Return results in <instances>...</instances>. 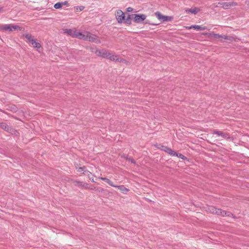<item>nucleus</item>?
<instances>
[{
  "instance_id": "nucleus-1",
  "label": "nucleus",
  "mask_w": 249,
  "mask_h": 249,
  "mask_svg": "<svg viewBox=\"0 0 249 249\" xmlns=\"http://www.w3.org/2000/svg\"><path fill=\"white\" fill-rule=\"evenodd\" d=\"M79 35V36H80V39L88 40L96 43H100V40L96 36L92 35L89 32H86L85 34L81 33V34Z\"/></svg>"
},
{
  "instance_id": "nucleus-2",
  "label": "nucleus",
  "mask_w": 249,
  "mask_h": 249,
  "mask_svg": "<svg viewBox=\"0 0 249 249\" xmlns=\"http://www.w3.org/2000/svg\"><path fill=\"white\" fill-rule=\"evenodd\" d=\"M19 28L18 26L12 24H0V31L2 32H13Z\"/></svg>"
},
{
  "instance_id": "nucleus-3",
  "label": "nucleus",
  "mask_w": 249,
  "mask_h": 249,
  "mask_svg": "<svg viewBox=\"0 0 249 249\" xmlns=\"http://www.w3.org/2000/svg\"><path fill=\"white\" fill-rule=\"evenodd\" d=\"M26 39H27V41L29 42L32 44L33 47L36 48H40L41 47L40 44L37 42L35 39L30 34H25L24 35Z\"/></svg>"
},
{
  "instance_id": "nucleus-4",
  "label": "nucleus",
  "mask_w": 249,
  "mask_h": 249,
  "mask_svg": "<svg viewBox=\"0 0 249 249\" xmlns=\"http://www.w3.org/2000/svg\"><path fill=\"white\" fill-rule=\"evenodd\" d=\"M64 33L68 34L72 37H77L80 39V36L79 34H81V32H78L76 29H65L64 30Z\"/></svg>"
},
{
  "instance_id": "nucleus-5",
  "label": "nucleus",
  "mask_w": 249,
  "mask_h": 249,
  "mask_svg": "<svg viewBox=\"0 0 249 249\" xmlns=\"http://www.w3.org/2000/svg\"><path fill=\"white\" fill-rule=\"evenodd\" d=\"M132 16H134V22L137 23H141L146 18V16L144 14H134Z\"/></svg>"
},
{
  "instance_id": "nucleus-6",
  "label": "nucleus",
  "mask_w": 249,
  "mask_h": 249,
  "mask_svg": "<svg viewBox=\"0 0 249 249\" xmlns=\"http://www.w3.org/2000/svg\"><path fill=\"white\" fill-rule=\"evenodd\" d=\"M218 4L225 9H228L232 7L237 5L236 3L233 1L230 2H219Z\"/></svg>"
},
{
  "instance_id": "nucleus-7",
  "label": "nucleus",
  "mask_w": 249,
  "mask_h": 249,
  "mask_svg": "<svg viewBox=\"0 0 249 249\" xmlns=\"http://www.w3.org/2000/svg\"><path fill=\"white\" fill-rule=\"evenodd\" d=\"M115 16L118 23H122L123 20L125 19L124 14L121 10H118L116 11Z\"/></svg>"
},
{
  "instance_id": "nucleus-8",
  "label": "nucleus",
  "mask_w": 249,
  "mask_h": 249,
  "mask_svg": "<svg viewBox=\"0 0 249 249\" xmlns=\"http://www.w3.org/2000/svg\"><path fill=\"white\" fill-rule=\"evenodd\" d=\"M206 211L212 213L216 214L218 215L221 214V209H217L213 206H208L206 209Z\"/></svg>"
},
{
  "instance_id": "nucleus-9",
  "label": "nucleus",
  "mask_w": 249,
  "mask_h": 249,
  "mask_svg": "<svg viewBox=\"0 0 249 249\" xmlns=\"http://www.w3.org/2000/svg\"><path fill=\"white\" fill-rule=\"evenodd\" d=\"M155 15L159 20L162 21H170L173 19L172 17L162 15L159 12H156Z\"/></svg>"
},
{
  "instance_id": "nucleus-10",
  "label": "nucleus",
  "mask_w": 249,
  "mask_h": 249,
  "mask_svg": "<svg viewBox=\"0 0 249 249\" xmlns=\"http://www.w3.org/2000/svg\"><path fill=\"white\" fill-rule=\"evenodd\" d=\"M110 52L106 50H97L95 53L99 56H102L106 58H108Z\"/></svg>"
},
{
  "instance_id": "nucleus-11",
  "label": "nucleus",
  "mask_w": 249,
  "mask_h": 249,
  "mask_svg": "<svg viewBox=\"0 0 249 249\" xmlns=\"http://www.w3.org/2000/svg\"><path fill=\"white\" fill-rule=\"evenodd\" d=\"M107 59L116 62H122L124 61V60L120 58L118 55H116L114 53H111L110 52Z\"/></svg>"
},
{
  "instance_id": "nucleus-12",
  "label": "nucleus",
  "mask_w": 249,
  "mask_h": 249,
  "mask_svg": "<svg viewBox=\"0 0 249 249\" xmlns=\"http://www.w3.org/2000/svg\"><path fill=\"white\" fill-rule=\"evenodd\" d=\"M210 36L213 38L218 39L222 40V39H229V37L222 35H219L218 34H214L213 33L210 34Z\"/></svg>"
},
{
  "instance_id": "nucleus-13",
  "label": "nucleus",
  "mask_w": 249,
  "mask_h": 249,
  "mask_svg": "<svg viewBox=\"0 0 249 249\" xmlns=\"http://www.w3.org/2000/svg\"><path fill=\"white\" fill-rule=\"evenodd\" d=\"M161 149L165 151L166 153L170 154L171 156H174L175 154V151L172 150L171 148L165 146H161Z\"/></svg>"
},
{
  "instance_id": "nucleus-14",
  "label": "nucleus",
  "mask_w": 249,
  "mask_h": 249,
  "mask_svg": "<svg viewBox=\"0 0 249 249\" xmlns=\"http://www.w3.org/2000/svg\"><path fill=\"white\" fill-rule=\"evenodd\" d=\"M213 134H215L218 136H221L222 138L225 139H229L230 138L228 134L223 133L220 131L214 130L213 131Z\"/></svg>"
},
{
  "instance_id": "nucleus-15",
  "label": "nucleus",
  "mask_w": 249,
  "mask_h": 249,
  "mask_svg": "<svg viewBox=\"0 0 249 249\" xmlns=\"http://www.w3.org/2000/svg\"><path fill=\"white\" fill-rule=\"evenodd\" d=\"M189 29H191V28H193L195 30H198V31H203V30H205L207 29L206 27L205 26H199V25H192L189 27H188Z\"/></svg>"
},
{
  "instance_id": "nucleus-16",
  "label": "nucleus",
  "mask_w": 249,
  "mask_h": 249,
  "mask_svg": "<svg viewBox=\"0 0 249 249\" xmlns=\"http://www.w3.org/2000/svg\"><path fill=\"white\" fill-rule=\"evenodd\" d=\"M113 187L118 188V189H119L124 194H126L128 191V189H127L126 188H125L123 185H121V186L115 185V186H113Z\"/></svg>"
},
{
  "instance_id": "nucleus-17",
  "label": "nucleus",
  "mask_w": 249,
  "mask_h": 249,
  "mask_svg": "<svg viewBox=\"0 0 249 249\" xmlns=\"http://www.w3.org/2000/svg\"><path fill=\"white\" fill-rule=\"evenodd\" d=\"M219 215L222 216L231 217L233 214L230 212H226L221 210V214H219Z\"/></svg>"
},
{
  "instance_id": "nucleus-18",
  "label": "nucleus",
  "mask_w": 249,
  "mask_h": 249,
  "mask_svg": "<svg viewBox=\"0 0 249 249\" xmlns=\"http://www.w3.org/2000/svg\"><path fill=\"white\" fill-rule=\"evenodd\" d=\"M101 179L104 181H105L107 183L111 186H115V185L113 184V182L111 181L108 178H101Z\"/></svg>"
},
{
  "instance_id": "nucleus-19",
  "label": "nucleus",
  "mask_w": 249,
  "mask_h": 249,
  "mask_svg": "<svg viewBox=\"0 0 249 249\" xmlns=\"http://www.w3.org/2000/svg\"><path fill=\"white\" fill-rule=\"evenodd\" d=\"M186 11L196 14L199 11V9L197 8H195L194 9H189L186 10Z\"/></svg>"
},
{
  "instance_id": "nucleus-20",
  "label": "nucleus",
  "mask_w": 249,
  "mask_h": 249,
  "mask_svg": "<svg viewBox=\"0 0 249 249\" xmlns=\"http://www.w3.org/2000/svg\"><path fill=\"white\" fill-rule=\"evenodd\" d=\"M174 156H177L182 160H184L186 158L182 154L177 153L176 152H175V154Z\"/></svg>"
},
{
  "instance_id": "nucleus-21",
  "label": "nucleus",
  "mask_w": 249,
  "mask_h": 249,
  "mask_svg": "<svg viewBox=\"0 0 249 249\" xmlns=\"http://www.w3.org/2000/svg\"><path fill=\"white\" fill-rule=\"evenodd\" d=\"M0 126L1 128L4 130H8V127L5 123H1Z\"/></svg>"
},
{
  "instance_id": "nucleus-22",
  "label": "nucleus",
  "mask_w": 249,
  "mask_h": 249,
  "mask_svg": "<svg viewBox=\"0 0 249 249\" xmlns=\"http://www.w3.org/2000/svg\"><path fill=\"white\" fill-rule=\"evenodd\" d=\"M62 6V3H61V2H57L54 5V7L55 9H59V8H61Z\"/></svg>"
},
{
  "instance_id": "nucleus-23",
  "label": "nucleus",
  "mask_w": 249,
  "mask_h": 249,
  "mask_svg": "<svg viewBox=\"0 0 249 249\" xmlns=\"http://www.w3.org/2000/svg\"><path fill=\"white\" fill-rule=\"evenodd\" d=\"M131 15H129L125 19V22L127 24H130L131 23Z\"/></svg>"
},
{
  "instance_id": "nucleus-24",
  "label": "nucleus",
  "mask_w": 249,
  "mask_h": 249,
  "mask_svg": "<svg viewBox=\"0 0 249 249\" xmlns=\"http://www.w3.org/2000/svg\"><path fill=\"white\" fill-rule=\"evenodd\" d=\"M75 9L76 11H81L83 10L84 9V6H76L75 7Z\"/></svg>"
},
{
  "instance_id": "nucleus-25",
  "label": "nucleus",
  "mask_w": 249,
  "mask_h": 249,
  "mask_svg": "<svg viewBox=\"0 0 249 249\" xmlns=\"http://www.w3.org/2000/svg\"><path fill=\"white\" fill-rule=\"evenodd\" d=\"M126 160H130L132 163H135V161L134 160H133V159H131V158H128V157H126L125 158Z\"/></svg>"
},
{
  "instance_id": "nucleus-26",
  "label": "nucleus",
  "mask_w": 249,
  "mask_h": 249,
  "mask_svg": "<svg viewBox=\"0 0 249 249\" xmlns=\"http://www.w3.org/2000/svg\"><path fill=\"white\" fill-rule=\"evenodd\" d=\"M76 182L77 183V185H78L79 186H84V187L85 186V184H83V183L81 182L76 181Z\"/></svg>"
},
{
  "instance_id": "nucleus-27",
  "label": "nucleus",
  "mask_w": 249,
  "mask_h": 249,
  "mask_svg": "<svg viewBox=\"0 0 249 249\" xmlns=\"http://www.w3.org/2000/svg\"><path fill=\"white\" fill-rule=\"evenodd\" d=\"M85 168L84 167H79L77 169V171L78 172H81L82 171H83L84 170V169Z\"/></svg>"
},
{
  "instance_id": "nucleus-28",
  "label": "nucleus",
  "mask_w": 249,
  "mask_h": 249,
  "mask_svg": "<svg viewBox=\"0 0 249 249\" xmlns=\"http://www.w3.org/2000/svg\"><path fill=\"white\" fill-rule=\"evenodd\" d=\"M145 24H149L154 25H157L159 24L150 23L148 20H146L145 21Z\"/></svg>"
},
{
  "instance_id": "nucleus-29",
  "label": "nucleus",
  "mask_w": 249,
  "mask_h": 249,
  "mask_svg": "<svg viewBox=\"0 0 249 249\" xmlns=\"http://www.w3.org/2000/svg\"><path fill=\"white\" fill-rule=\"evenodd\" d=\"M61 3H62V6L63 5H67L68 4V1H65L64 2H61Z\"/></svg>"
},
{
  "instance_id": "nucleus-30",
  "label": "nucleus",
  "mask_w": 249,
  "mask_h": 249,
  "mask_svg": "<svg viewBox=\"0 0 249 249\" xmlns=\"http://www.w3.org/2000/svg\"><path fill=\"white\" fill-rule=\"evenodd\" d=\"M132 10H133V9L131 7L127 8V11H128V12H131L132 11Z\"/></svg>"
},
{
  "instance_id": "nucleus-31",
  "label": "nucleus",
  "mask_w": 249,
  "mask_h": 249,
  "mask_svg": "<svg viewBox=\"0 0 249 249\" xmlns=\"http://www.w3.org/2000/svg\"><path fill=\"white\" fill-rule=\"evenodd\" d=\"M247 5L249 7V0L247 1Z\"/></svg>"
},
{
  "instance_id": "nucleus-32",
  "label": "nucleus",
  "mask_w": 249,
  "mask_h": 249,
  "mask_svg": "<svg viewBox=\"0 0 249 249\" xmlns=\"http://www.w3.org/2000/svg\"><path fill=\"white\" fill-rule=\"evenodd\" d=\"M2 11V7L0 6V12Z\"/></svg>"
}]
</instances>
